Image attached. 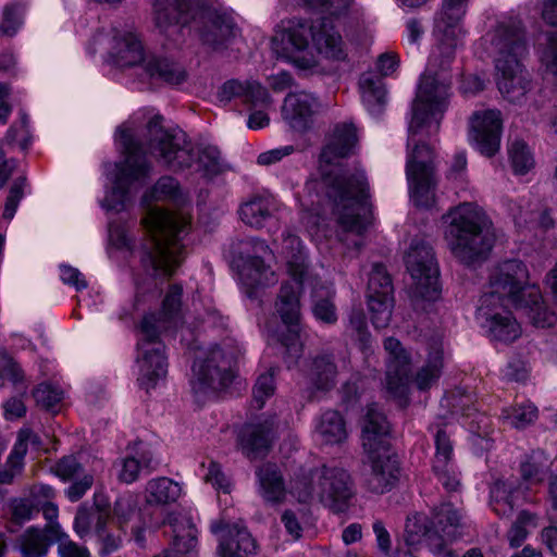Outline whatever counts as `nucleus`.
<instances>
[{
    "mask_svg": "<svg viewBox=\"0 0 557 557\" xmlns=\"http://www.w3.org/2000/svg\"><path fill=\"white\" fill-rule=\"evenodd\" d=\"M433 528V521L430 522L424 515L414 513L408 517L405 525V541L407 545L413 546L422 540L424 541Z\"/></svg>",
    "mask_w": 557,
    "mask_h": 557,
    "instance_id": "obj_50",
    "label": "nucleus"
},
{
    "mask_svg": "<svg viewBox=\"0 0 557 557\" xmlns=\"http://www.w3.org/2000/svg\"><path fill=\"white\" fill-rule=\"evenodd\" d=\"M319 108L320 103L313 95L306 91L289 92L284 99L282 114L294 131L305 133L312 127Z\"/></svg>",
    "mask_w": 557,
    "mask_h": 557,
    "instance_id": "obj_23",
    "label": "nucleus"
},
{
    "mask_svg": "<svg viewBox=\"0 0 557 557\" xmlns=\"http://www.w3.org/2000/svg\"><path fill=\"white\" fill-rule=\"evenodd\" d=\"M267 96V90L256 81L228 79L218 91V99L221 102H230L232 99L240 98L245 102L255 103L264 100Z\"/></svg>",
    "mask_w": 557,
    "mask_h": 557,
    "instance_id": "obj_34",
    "label": "nucleus"
},
{
    "mask_svg": "<svg viewBox=\"0 0 557 557\" xmlns=\"http://www.w3.org/2000/svg\"><path fill=\"white\" fill-rule=\"evenodd\" d=\"M145 200L181 202L182 190L178 182L172 176H162L154 184L150 193L145 195Z\"/></svg>",
    "mask_w": 557,
    "mask_h": 557,
    "instance_id": "obj_46",
    "label": "nucleus"
},
{
    "mask_svg": "<svg viewBox=\"0 0 557 557\" xmlns=\"http://www.w3.org/2000/svg\"><path fill=\"white\" fill-rule=\"evenodd\" d=\"M309 37L319 55L330 61H345L347 48L332 20L321 17L312 23L304 20H288L282 23L272 38V49L281 58L293 62L302 70L317 65L313 54L308 53Z\"/></svg>",
    "mask_w": 557,
    "mask_h": 557,
    "instance_id": "obj_2",
    "label": "nucleus"
},
{
    "mask_svg": "<svg viewBox=\"0 0 557 557\" xmlns=\"http://www.w3.org/2000/svg\"><path fill=\"white\" fill-rule=\"evenodd\" d=\"M405 262L413 280L414 295L425 300L437 299L441 293L440 271L433 248L422 240H413Z\"/></svg>",
    "mask_w": 557,
    "mask_h": 557,
    "instance_id": "obj_17",
    "label": "nucleus"
},
{
    "mask_svg": "<svg viewBox=\"0 0 557 557\" xmlns=\"http://www.w3.org/2000/svg\"><path fill=\"white\" fill-rule=\"evenodd\" d=\"M357 145L355 125L347 122L336 124L320 153L321 166L338 164L342 159L355 153Z\"/></svg>",
    "mask_w": 557,
    "mask_h": 557,
    "instance_id": "obj_24",
    "label": "nucleus"
},
{
    "mask_svg": "<svg viewBox=\"0 0 557 557\" xmlns=\"http://www.w3.org/2000/svg\"><path fill=\"white\" fill-rule=\"evenodd\" d=\"M469 138L475 148L486 157H493L500 146L503 128L498 110L475 111L469 121Z\"/></svg>",
    "mask_w": 557,
    "mask_h": 557,
    "instance_id": "obj_20",
    "label": "nucleus"
},
{
    "mask_svg": "<svg viewBox=\"0 0 557 557\" xmlns=\"http://www.w3.org/2000/svg\"><path fill=\"white\" fill-rule=\"evenodd\" d=\"M11 519L17 524H22L32 519L36 506L27 498H13L10 502Z\"/></svg>",
    "mask_w": 557,
    "mask_h": 557,
    "instance_id": "obj_62",
    "label": "nucleus"
},
{
    "mask_svg": "<svg viewBox=\"0 0 557 557\" xmlns=\"http://www.w3.org/2000/svg\"><path fill=\"white\" fill-rule=\"evenodd\" d=\"M516 493L512 482L496 481L490 491V506L493 511L502 518L510 517L516 506Z\"/></svg>",
    "mask_w": 557,
    "mask_h": 557,
    "instance_id": "obj_42",
    "label": "nucleus"
},
{
    "mask_svg": "<svg viewBox=\"0 0 557 557\" xmlns=\"http://www.w3.org/2000/svg\"><path fill=\"white\" fill-rule=\"evenodd\" d=\"M529 273L520 260H506L499 263L490 277L488 292L481 297L483 307H515L525 296Z\"/></svg>",
    "mask_w": 557,
    "mask_h": 557,
    "instance_id": "obj_13",
    "label": "nucleus"
},
{
    "mask_svg": "<svg viewBox=\"0 0 557 557\" xmlns=\"http://www.w3.org/2000/svg\"><path fill=\"white\" fill-rule=\"evenodd\" d=\"M259 493L267 503L278 504L286 495L285 480L280 467L271 461L263 462L256 469Z\"/></svg>",
    "mask_w": 557,
    "mask_h": 557,
    "instance_id": "obj_29",
    "label": "nucleus"
},
{
    "mask_svg": "<svg viewBox=\"0 0 557 557\" xmlns=\"http://www.w3.org/2000/svg\"><path fill=\"white\" fill-rule=\"evenodd\" d=\"M27 124L28 117L22 112L20 122L13 123L5 136L0 139V188L4 187L17 166L16 160L7 156L15 148L25 151L29 147L30 136Z\"/></svg>",
    "mask_w": 557,
    "mask_h": 557,
    "instance_id": "obj_22",
    "label": "nucleus"
},
{
    "mask_svg": "<svg viewBox=\"0 0 557 557\" xmlns=\"http://www.w3.org/2000/svg\"><path fill=\"white\" fill-rule=\"evenodd\" d=\"M389 432V423L384 413L379 409L377 405H370L364 417L362 428V446L363 449H373L387 446L385 440Z\"/></svg>",
    "mask_w": 557,
    "mask_h": 557,
    "instance_id": "obj_33",
    "label": "nucleus"
},
{
    "mask_svg": "<svg viewBox=\"0 0 557 557\" xmlns=\"http://www.w3.org/2000/svg\"><path fill=\"white\" fill-rule=\"evenodd\" d=\"M144 69L151 79L172 86H178L188 79V72L182 63L164 57H150L145 61Z\"/></svg>",
    "mask_w": 557,
    "mask_h": 557,
    "instance_id": "obj_32",
    "label": "nucleus"
},
{
    "mask_svg": "<svg viewBox=\"0 0 557 557\" xmlns=\"http://www.w3.org/2000/svg\"><path fill=\"white\" fill-rule=\"evenodd\" d=\"M191 389L197 396H210L226 388L234 379L231 359L220 346L200 352L193 363Z\"/></svg>",
    "mask_w": 557,
    "mask_h": 557,
    "instance_id": "obj_15",
    "label": "nucleus"
},
{
    "mask_svg": "<svg viewBox=\"0 0 557 557\" xmlns=\"http://www.w3.org/2000/svg\"><path fill=\"white\" fill-rule=\"evenodd\" d=\"M290 493L300 503L317 499L334 513L348 509L356 495L351 474L343 467L323 465L301 470L290 483Z\"/></svg>",
    "mask_w": 557,
    "mask_h": 557,
    "instance_id": "obj_10",
    "label": "nucleus"
},
{
    "mask_svg": "<svg viewBox=\"0 0 557 557\" xmlns=\"http://www.w3.org/2000/svg\"><path fill=\"white\" fill-rule=\"evenodd\" d=\"M150 153L171 171L189 169L197 161V172L213 177L222 172L220 151L207 146L195 152L187 135L180 128H165L163 116L157 114L147 124Z\"/></svg>",
    "mask_w": 557,
    "mask_h": 557,
    "instance_id": "obj_6",
    "label": "nucleus"
},
{
    "mask_svg": "<svg viewBox=\"0 0 557 557\" xmlns=\"http://www.w3.org/2000/svg\"><path fill=\"white\" fill-rule=\"evenodd\" d=\"M469 0H443L441 11L434 20V36L437 45L430 57V64L445 72L455 59L459 25Z\"/></svg>",
    "mask_w": 557,
    "mask_h": 557,
    "instance_id": "obj_14",
    "label": "nucleus"
},
{
    "mask_svg": "<svg viewBox=\"0 0 557 557\" xmlns=\"http://www.w3.org/2000/svg\"><path fill=\"white\" fill-rule=\"evenodd\" d=\"M508 153L512 170L516 174L523 175L533 168V156L525 143L521 140L513 141L509 147Z\"/></svg>",
    "mask_w": 557,
    "mask_h": 557,
    "instance_id": "obj_54",
    "label": "nucleus"
},
{
    "mask_svg": "<svg viewBox=\"0 0 557 557\" xmlns=\"http://www.w3.org/2000/svg\"><path fill=\"white\" fill-rule=\"evenodd\" d=\"M54 524L45 528L29 527L17 540L21 557H46L54 543L52 529Z\"/></svg>",
    "mask_w": 557,
    "mask_h": 557,
    "instance_id": "obj_31",
    "label": "nucleus"
},
{
    "mask_svg": "<svg viewBox=\"0 0 557 557\" xmlns=\"http://www.w3.org/2000/svg\"><path fill=\"white\" fill-rule=\"evenodd\" d=\"M322 184L332 215L343 233L361 235L372 221L369 184L363 170H323Z\"/></svg>",
    "mask_w": 557,
    "mask_h": 557,
    "instance_id": "obj_5",
    "label": "nucleus"
},
{
    "mask_svg": "<svg viewBox=\"0 0 557 557\" xmlns=\"http://www.w3.org/2000/svg\"><path fill=\"white\" fill-rule=\"evenodd\" d=\"M160 329L154 315H145L140 323V338L137 342L136 362L139 368L138 383L149 392L168 373L165 346L160 341Z\"/></svg>",
    "mask_w": 557,
    "mask_h": 557,
    "instance_id": "obj_12",
    "label": "nucleus"
},
{
    "mask_svg": "<svg viewBox=\"0 0 557 557\" xmlns=\"http://www.w3.org/2000/svg\"><path fill=\"white\" fill-rule=\"evenodd\" d=\"M496 307L480 306L479 313L485 319L483 326L487 329L493 341L511 343L520 336V325L512 313L507 310L508 307H503L502 311H494Z\"/></svg>",
    "mask_w": 557,
    "mask_h": 557,
    "instance_id": "obj_27",
    "label": "nucleus"
},
{
    "mask_svg": "<svg viewBox=\"0 0 557 557\" xmlns=\"http://www.w3.org/2000/svg\"><path fill=\"white\" fill-rule=\"evenodd\" d=\"M450 79L438 73H424L420 78L416 98L412 103V117L408 127L409 148L407 153L406 175L410 197L417 207H431L435 199L437 184L434 151L431 146L416 141L419 134L436 133L450 97Z\"/></svg>",
    "mask_w": 557,
    "mask_h": 557,
    "instance_id": "obj_1",
    "label": "nucleus"
},
{
    "mask_svg": "<svg viewBox=\"0 0 557 557\" xmlns=\"http://www.w3.org/2000/svg\"><path fill=\"white\" fill-rule=\"evenodd\" d=\"M182 493L181 485L166 476L152 479L146 486L148 505L165 506L175 503Z\"/></svg>",
    "mask_w": 557,
    "mask_h": 557,
    "instance_id": "obj_38",
    "label": "nucleus"
},
{
    "mask_svg": "<svg viewBox=\"0 0 557 557\" xmlns=\"http://www.w3.org/2000/svg\"><path fill=\"white\" fill-rule=\"evenodd\" d=\"M534 520V516L529 511L522 510L517 520L507 532V540L511 547H519L528 536L527 525Z\"/></svg>",
    "mask_w": 557,
    "mask_h": 557,
    "instance_id": "obj_58",
    "label": "nucleus"
},
{
    "mask_svg": "<svg viewBox=\"0 0 557 557\" xmlns=\"http://www.w3.org/2000/svg\"><path fill=\"white\" fill-rule=\"evenodd\" d=\"M313 314L321 322L334 324L337 321V313L332 297L317 299L313 306Z\"/></svg>",
    "mask_w": 557,
    "mask_h": 557,
    "instance_id": "obj_64",
    "label": "nucleus"
},
{
    "mask_svg": "<svg viewBox=\"0 0 557 557\" xmlns=\"http://www.w3.org/2000/svg\"><path fill=\"white\" fill-rule=\"evenodd\" d=\"M384 348L388 354L386 366L385 387L389 397L398 400L399 405L408 403L410 384V357L394 337L384 341Z\"/></svg>",
    "mask_w": 557,
    "mask_h": 557,
    "instance_id": "obj_18",
    "label": "nucleus"
},
{
    "mask_svg": "<svg viewBox=\"0 0 557 557\" xmlns=\"http://www.w3.org/2000/svg\"><path fill=\"white\" fill-rule=\"evenodd\" d=\"M338 369L333 354L324 352L312 359L309 377L319 391H330L337 382Z\"/></svg>",
    "mask_w": 557,
    "mask_h": 557,
    "instance_id": "obj_37",
    "label": "nucleus"
},
{
    "mask_svg": "<svg viewBox=\"0 0 557 557\" xmlns=\"http://www.w3.org/2000/svg\"><path fill=\"white\" fill-rule=\"evenodd\" d=\"M23 15L24 9L21 4H7L3 9L2 20L0 22V35L7 37L15 36L23 24Z\"/></svg>",
    "mask_w": 557,
    "mask_h": 557,
    "instance_id": "obj_55",
    "label": "nucleus"
},
{
    "mask_svg": "<svg viewBox=\"0 0 557 557\" xmlns=\"http://www.w3.org/2000/svg\"><path fill=\"white\" fill-rule=\"evenodd\" d=\"M315 431L325 444H341L347 438L345 419L336 410L324 411L318 420Z\"/></svg>",
    "mask_w": 557,
    "mask_h": 557,
    "instance_id": "obj_39",
    "label": "nucleus"
},
{
    "mask_svg": "<svg viewBox=\"0 0 557 557\" xmlns=\"http://www.w3.org/2000/svg\"><path fill=\"white\" fill-rule=\"evenodd\" d=\"M444 366L443 349L440 345L430 347L425 364L421 367L413 382L418 389L426 391L431 388L440 379Z\"/></svg>",
    "mask_w": 557,
    "mask_h": 557,
    "instance_id": "obj_40",
    "label": "nucleus"
},
{
    "mask_svg": "<svg viewBox=\"0 0 557 557\" xmlns=\"http://www.w3.org/2000/svg\"><path fill=\"white\" fill-rule=\"evenodd\" d=\"M110 61L119 67H132L145 61L144 47L136 34L112 29Z\"/></svg>",
    "mask_w": 557,
    "mask_h": 557,
    "instance_id": "obj_25",
    "label": "nucleus"
},
{
    "mask_svg": "<svg viewBox=\"0 0 557 557\" xmlns=\"http://www.w3.org/2000/svg\"><path fill=\"white\" fill-rule=\"evenodd\" d=\"M39 436L29 428H23L18 431L17 441L14 444L11 450V460L16 466H13V469L17 471H23L24 469V458L27 454L28 444H32L36 447L40 445Z\"/></svg>",
    "mask_w": 557,
    "mask_h": 557,
    "instance_id": "obj_49",
    "label": "nucleus"
},
{
    "mask_svg": "<svg viewBox=\"0 0 557 557\" xmlns=\"http://www.w3.org/2000/svg\"><path fill=\"white\" fill-rule=\"evenodd\" d=\"M359 88L368 111L373 115H380L386 103V90L383 79L372 73L360 76Z\"/></svg>",
    "mask_w": 557,
    "mask_h": 557,
    "instance_id": "obj_36",
    "label": "nucleus"
},
{
    "mask_svg": "<svg viewBox=\"0 0 557 557\" xmlns=\"http://www.w3.org/2000/svg\"><path fill=\"white\" fill-rule=\"evenodd\" d=\"M277 426L275 416H269L255 422L246 423L238 435V443L243 454L250 460L265 457L276 437Z\"/></svg>",
    "mask_w": 557,
    "mask_h": 557,
    "instance_id": "obj_21",
    "label": "nucleus"
},
{
    "mask_svg": "<svg viewBox=\"0 0 557 557\" xmlns=\"http://www.w3.org/2000/svg\"><path fill=\"white\" fill-rule=\"evenodd\" d=\"M394 287L391 275L381 263H374L369 275L368 296H393Z\"/></svg>",
    "mask_w": 557,
    "mask_h": 557,
    "instance_id": "obj_48",
    "label": "nucleus"
},
{
    "mask_svg": "<svg viewBox=\"0 0 557 557\" xmlns=\"http://www.w3.org/2000/svg\"><path fill=\"white\" fill-rule=\"evenodd\" d=\"M273 202L270 198L255 196L240 206L239 215L245 224L260 228L271 218Z\"/></svg>",
    "mask_w": 557,
    "mask_h": 557,
    "instance_id": "obj_43",
    "label": "nucleus"
},
{
    "mask_svg": "<svg viewBox=\"0 0 557 557\" xmlns=\"http://www.w3.org/2000/svg\"><path fill=\"white\" fill-rule=\"evenodd\" d=\"M141 223L148 234L143 245V265L156 276H172L184 259L182 239L188 233L190 216L152 207Z\"/></svg>",
    "mask_w": 557,
    "mask_h": 557,
    "instance_id": "obj_4",
    "label": "nucleus"
},
{
    "mask_svg": "<svg viewBox=\"0 0 557 557\" xmlns=\"http://www.w3.org/2000/svg\"><path fill=\"white\" fill-rule=\"evenodd\" d=\"M116 134L126 158L119 168L112 189L102 199L101 207L119 212L126 206L131 185L134 182L146 178L150 173L151 166L146 156L141 153V148L134 139L129 129L120 126Z\"/></svg>",
    "mask_w": 557,
    "mask_h": 557,
    "instance_id": "obj_11",
    "label": "nucleus"
},
{
    "mask_svg": "<svg viewBox=\"0 0 557 557\" xmlns=\"http://www.w3.org/2000/svg\"><path fill=\"white\" fill-rule=\"evenodd\" d=\"M370 471L366 476L367 488L374 494H384L391 491L399 478V462L397 457L389 453L388 446L364 449Z\"/></svg>",
    "mask_w": 557,
    "mask_h": 557,
    "instance_id": "obj_19",
    "label": "nucleus"
},
{
    "mask_svg": "<svg viewBox=\"0 0 557 557\" xmlns=\"http://www.w3.org/2000/svg\"><path fill=\"white\" fill-rule=\"evenodd\" d=\"M275 369L271 368L267 372L261 373L252 388V401L257 409H261L265 400L275 393Z\"/></svg>",
    "mask_w": 557,
    "mask_h": 557,
    "instance_id": "obj_51",
    "label": "nucleus"
},
{
    "mask_svg": "<svg viewBox=\"0 0 557 557\" xmlns=\"http://www.w3.org/2000/svg\"><path fill=\"white\" fill-rule=\"evenodd\" d=\"M173 528L174 541L171 548L153 557H195L194 549L197 546V530L190 520L185 517H177L169 513L162 521Z\"/></svg>",
    "mask_w": 557,
    "mask_h": 557,
    "instance_id": "obj_26",
    "label": "nucleus"
},
{
    "mask_svg": "<svg viewBox=\"0 0 557 557\" xmlns=\"http://www.w3.org/2000/svg\"><path fill=\"white\" fill-rule=\"evenodd\" d=\"M393 296H368L371 321L375 329H384L392 318Z\"/></svg>",
    "mask_w": 557,
    "mask_h": 557,
    "instance_id": "obj_47",
    "label": "nucleus"
},
{
    "mask_svg": "<svg viewBox=\"0 0 557 557\" xmlns=\"http://www.w3.org/2000/svg\"><path fill=\"white\" fill-rule=\"evenodd\" d=\"M218 552L221 557H248L256 554L257 543L247 528L233 524L222 534Z\"/></svg>",
    "mask_w": 557,
    "mask_h": 557,
    "instance_id": "obj_28",
    "label": "nucleus"
},
{
    "mask_svg": "<svg viewBox=\"0 0 557 557\" xmlns=\"http://www.w3.org/2000/svg\"><path fill=\"white\" fill-rule=\"evenodd\" d=\"M211 0H156V23L161 32L170 26H185L197 22V32L203 46L221 52L238 36L239 29L228 13L211 5Z\"/></svg>",
    "mask_w": 557,
    "mask_h": 557,
    "instance_id": "obj_3",
    "label": "nucleus"
},
{
    "mask_svg": "<svg viewBox=\"0 0 557 557\" xmlns=\"http://www.w3.org/2000/svg\"><path fill=\"white\" fill-rule=\"evenodd\" d=\"M34 398L41 408L54 410L63 398V392L57 386L42 383L34 391Z\"/></svg>",
    "mask_w": 557,
    "mask_h": 557,
    "instance_id": "obj_57",
    "label": "nucleus"
},
{
    "mask_svg": "<svg viewBox=\"0 0 557 557\" xmlns=\"http://www.w3.org/2000/svg\"><path fill=\"white\" fill-rule=\"evenodd\" d=\"M52 532L59 557H90L88 548L72 541L60 524H54Z\"/></svg>",
    "mask_w": 557,
    "mask_h": 557,
    "instance_id": "obj_52",
    "label": "nucleus"
},
{
    "mask_svg": "<svg viewBox=\"0 0 557 557\" xmlns=\"http://www.w3.org/2000/svg\"><path fill=\"white\" fill-rule=\"evenodd\" d=\"M286 250L287 272L293 282H285L280 288L275 309L282 322L287 326V333L281 336L289 363H296L302 354L300 343V297L304 292V281L308 274V258L299 237L287 235L284 238Z\"/></svg>",
    "mask_w": 557,
    "mask_h": 557,
    "instance_id": "obj_7",
    "label": "nucleus"
},
{
    "mask_svg": "<svg viewBox=\"0 0 557 557\" xmlns=\"http://www.w3.org/2000/svg\"><path fill=\"white\" fill-rule=\"evenodd\" d=\"M433 472L438 482L446 490V492H459L461 488L460 473L456 470L453 462H443V466L437 468V463L432 466Z\"/></svg>",
    "mask_w": 557,
    "mask_h": 557,
    "instance_id": "obj_56",
    "label": "nucleus"
},
{
    "mask_svg": "<svg viewBox=\"0 0 557 557\" xmlns=\"http://www.w3.org/2000/svg\"><path fill=\"white\" fill-rule=\"evenodd\" d=\"M550 467V459L544 450H533L521 463V474L524 480L542 482Z\"/></svg>",
    "mask_w": 557,
    "mask_h": 557,
    "instance_id": "obj_45",
    "label": "nucleus"
},
{
    "mask_svg": "<svg viewBox=\"0 0 557 557\" xmlns=\"http://www.w3.org/2000/svg\"><path fill=\"white\" fill-rule=\"evenodd\" d=\"M447 223L445 238L461 263L471 265L486 259L495 243L492 222L473 202H462L443 216Z\"/></svg>",
    "mask_w": 557,
    "mask_h": 557,
    "instance_id": "obj_8",
    "label": "nucleus"
},
{
    "mask_svg": "<svg viewBox=\"0 0 557 557\" xmlns=\"http://www.w3.org/2000/svg\"><path fill=\"white\" fill-rule=\"evenodd\" d=\"M182 295L183 288L178 284L170 285L165 297L162 301V309L159 315L154 313H150L149 315H154L157 319V326H159L160 332L168 330L171 324H176L181 317V307H182Z\"/></svg>",
    "mask_w": 557,
    "mask_h": 557,
    "instance_id": "obj_41",
    "label": "nucleus"
},
{
    "mask_svg": "<svg viewBox=\"0 0 557 557\" xmlns=\"http://www.w3.org/2000/svg\"><path fill=\"white\" fill-rule=\"evenodd\" d=\"M449 541L444 533L440 534V530L433 528L424 540L425 546L435 557H458L455 552L448 548Z\"/></svg>",
    "mask_w": 557,
    "mask_h": 557,
    "instance_id": "obj_60",
    "label": "nucleus"
},
{
    "mask_svg": "<svg viewBox=\"0 0 557 557\" xmlns=\"http://www.w3.org/2000/svg\"><path fill=\"white\" fill-rule=\"evenodd\" d=\"M500 418L516 429H523L537 419V408L532 403H521L503 408Z\"/></svg>",
    "mask_w": 557,
    "mask_h": 557,
    "instance_id": "obj_44",
    "label": "nucleus"
},
{
    "mask_svg": "<svg viewBox=\"0 0 557 557\" xmlns=\"http://www.w3.org/2000/svg\"><path fill=\"white\" fill-rule=\"evenodd\" d=\"M429 430L434 432L435 455L433 463H437V468H440L443 466V462L453 460V443L445 428L430 425Z\"/></svg>",
    "mask_w": 557,
    "mask_h": 557,
    "instance_id": "obj_53",
    "label": "nucleus"
},
{
    "mask_svg": "<svg viewBox=\"0 0 557 557\" xmlns=\"http://www.w3.org/2000/svg\"><path fill=\"white\" fill-rule=\"evenodd\" d=\"M239 277L249 288L267 287L277 282L274 271L264 263V257L272 253L262 239L249 237L234 247Z\"/></svg>",
    "mask_w": 557,
    "mask_h": 557,
    "instance_id": "obj_16",
    "label": "nucleus"
},
{
    "mask_svg": "<svg viewBox=\"0 0 557 557\" xmlns=\"http://www.w3.org/2000/svg\"><path fill=\"white\" fill-rule=\"evenodd\" d=\"M433 527L451 542L459 537L466 527L463 513L450 503H443L434 509Z\"/></svg>",
    "mask_w": 557,
    "mask_h": 557,
    "instance_id": "obj_35",
    "label": "nucleus"
},
{
    "mask_svg": "<svg viewBox=\"0 0 557 557\" xmlns=\"http://www.w3.org/2000/svg\"><path fill=\"white\" fill-rule=\"evenodd\" d=\"M53 471L62 480L70 481L83 474V467L74 456H65L54 465Z\"/></svg>",
    "mask_w": 557,
    "mask_h": 557,
    "instance_id": "obj_61",
    "label": "nucleus"
},
{
    "mask_svg": "<svg viewBox=\"0 0 557 557\" xmlns=\"http://www.w3.org/2000/svg\"><path fill=\"white\" fill-rule=\"evenodd\" d=\"M26 185L27 182L25 176H20L13 182L9 195L7 197L3 210V218L5 220L13 219L18 207V203L24 196V189Z\"/></svg>",
    "mask_w": 557,
    "mask_h": 557,
    "instance_id": "obj_59",
    "label": "nucleus"
},
{
    "mask_svg": "<svg viewBox=\"0 0 557 557\" xmlns=\"http://www.w3.org/2000/svg\"><path fill=\"white\" fill-rule=\"evenodd\" d=\"M309 7L326 12L333 16H342L348 12L351 0H304Z\"/></svg>",
    "mask_w": 557,
    "mask_h": 557,
    "instance_id": "obj_63",
    "label": "nucleus"
},
{
    "mask_svg": "<svg viewBox=\"0 0 557 557\" xmlns=\"http://www.w3.org/2000/svg\"><path fill=\"white\" fill-rule=\"evenodd\" d=\"M513 308L524 310L529 321L535 327H550L557 321L555 312L545 305L537 286H529V289H525V296L521 299V304Z\"/></svg>",
    "mask_w": 557,
    "mask_h": 557,
    "instance_id": "obj_30",
    "label": "nucleus"
},
{
    "mask_svg": "<svg viewBox=\"0 0 557 557\" xmlns=\"http://www.w3.org/2000/svg\"><path fill=\"white\" fill-rule=\"evenodd\" d=\"M491 45L498 73V89L508 101L520 103L531 89L529 73L521 64L527 42L520 23L499 24L492 34Z\"/></svg>",
    "mask_w": 557,
    "mask_h": 557,
    "instance_id": "obj_9",
    "label": "nucleus"
}]
</instances>
